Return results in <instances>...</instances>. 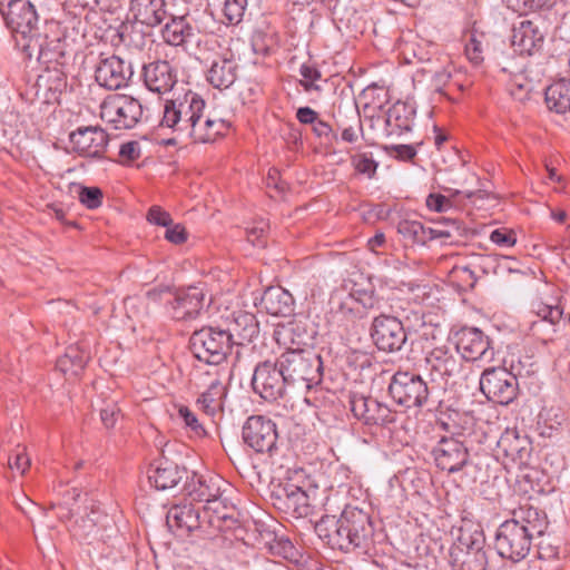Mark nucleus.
Instances as JSON below:
<instances>
[{
    "label": "nucleus",
    "instance_id": "nucleus-62",
    "mask_svg": "<svg viewBox=\"0 0 570 570\" xmlns=\"http://www.w3.org/2000/svg\"><path fill=\"white\" fill-rule=\"evenodd\" d=\"M165 238L176 245L183 244L187 239V232L180 224L166 226Z\"/></svg>",
    "mask_w": 570,
    "mask_h": 570
},
{
    "label": "nucleus",
    "instance_id": "nucleus-16",
    "mask_svg": "<svg viewBox=\"0 0 570 570\" xmlns=\"http://www.w3.org/2000/svg\"><path fill=\"white\" fill-rule=\"evenodd\" d=\"M206 303V292L200 286L178 288L170 301V313L177 321L195 320Z\"/></svg>",
    "mask_w": 570,
    "mask_h": 570
},
{
    "label": "nucleus",
    "instance_id": "nucleus-39",
    "mask_svg": "<svg viewBox=\"0 0 570 570\" xmlns=\"http://www.w3.org/2000/svg\"><path fill=\"white\" fill-rule=\"evenodd\" d=\"M284 494L287 499L303 497L309 499L317 495V485L303 473H295L282 483Z\"/></svg>",
    "mask_w": 570,
    "mask_h": 570
},
{
    "label": "nucleus",
    "instance_id": "nucleus-42",
    "mask_svg": "<svg viewBox=\"0 0 570 570\" xmlns=\"http://www.w3.org/2000/svg\"><path fill=\"white\" fill-rule=\"evenodd\" d=\"M397 232L412 245H425L431 240V232L417 220H402L397 225Z\"/></svg>",
    "mask_w": 570,
    "mask_h": 570
},
{
    "label": "nucleus",
    "instance_id": "nucleus-54",
    "mask_svg": "<svg viewBox=\"0 0 570 570\" xmlns=\"http://www.w3.org/2000/svg\"><path fill=\"white\" fill-rule=\"evenodd\" d=\"M490 239L492 243L501 247H512L517 243L514 232L507 228H498L493 230L490 235Z\"/></svg>",
    "mask_w": 570,
    "mask_h": 570
},
{
    "label": "nucleus",
    "instance_id": "nucleus-3",
    "mask_svg": "<svg viewBox=\"0 0 570 570\" xmlns=\"http://www.w3.org/2000/svg\"><path fill=\"white\" fill-rule=\"evenodd\" d=\"M296 327L289 325L278 332V341L286 345V351L278 357V365L284 372L288 385H302L311 390L322 381V360L311 348H304V337L294 338Z\"/></svg>",
    "mask_w": 570,
    "mask_h": 570
},
{
    "label": "nucleus",
    "instance_id": "nucleus-36",
    "mask_svg": "<svg viewBox=\"0 0 570 570\" xmlns=\"http://www.w3.org/2000/svg\"><path fill=\"white\" fill-rule=\"evenodd\" d=\"M546 102L550 110L558 114L570 111V80H559L546 90Z\"/></svg>",
    "mask_w": 570,
    "mask_h": 570
},
{
    "label": "nucleus",
    "instance_id": "nucleus-25",
    "mask_svg": "<svg viewBox=\"0 0 570 570\" xmlns=\"http://www.w3.org/2000/svg\"><path fill=\"white\" fill-rule=\"evenodd\" d=\"M261 305L273 316L287 317L294 312L292 294L279 286L268 287L261 298Z\"/></svg>",
    "mask_w": 570,
    "mask_h": 570
},
{
    "label": "nucleus",
    "instance_id": "nucleus-59",
    "mask_svg": "<svg viewBox=\"0 0 570 570\" xmlns=\"http://www.w3.org/2000/svg\"><path fill=\"white\" fill-rule=\"evenodd\" d=\"M390 155H393L400 160H411L416 156V149L413 145H392L385 147Z\"/></svg>",
    "mask_w": 570,
    "mask_h": 570
},
{
    "label": "nucleus",
    "instance_id": "nucleus-49",
    "mask_svg": "<svg viewBox=\"0 0 570 570\" xmlns=\"http://www.w3.org/2000/svg\"><path fill=\"white\" fill-rule=\"evenodd\" d=\"M554 0H507V6L515 12L524 13L552 6Z\"/></svg>",
    "mask_w": 570,
    "mask_h": 570
},
{
    "label": "nucleus",
    "instance_id": "nucleus-28",
    "mask_svg": "<svg viewBox=\"0 0 570 570\" xmlns=\"http://www.w3.org/2000/svg\"><path fill=\"white\" fill-rule=\"evenodd\" d=\"M454 542L452 548L474 549L484 548V534L480 523L462 518L458 528L452 530Z\"/></svg>",
    "mask_w": 570,
    "mask_h": 570
},
{
    "label": "nucleus",
    "instance_id": "nucleus-23",
    "mask_svg": "<svg viewBox=\"0 0 570 570\" xmlns=\"http://www.w3.org/2000/svg\"><path fill=\"white\" fill-rule=\"evenodd\" d=\"M425 363L432 381H446L459 371L455 356L445 346L433 348L426 355Z\"/></svg>",
    "mask_w": 570,
    "mask_h": 570
},
{
    "label": "nucleus",
    "instance_id": "nucleus-26",
    "mask_svg": "<svg viewBox=\"0 0 570 570\" xmlns=\"http://www.w3.org/2000/svg\"><path fill=\"white\" fill-rule=\"evenodd\" d=\"M414 110L404 102H396L385 114L386 136H400L412 129Z\"/></svg>",
    "mask_w": 570,
    "mask_h": 570
},
{
    "label": "nucleus",
    "instance_id": "nucleus-56",
    "mask_svg": "<svg viewBox=\"0 0 570 570\" xmlns=\"http://www.w3.org/2000/svg\"><path fill=\"white\" fill-rule=\"evenodd\" d=\"M426 207L430 210L442 213L452 207L451 200L441 194H430L425 200Z\"/></svg>",
    "mask_w": 570,
    "mask_h": 570
},
{
    "label": "nucleus",
    "instance_id": "nucleus-45",
    "mask_svg": "<svg viewBox=\"0 0 570 570\" xmlns=\"http://www.w3.org/2000/svg\"><path fill=\"white\" fill-rule=\"evenodd\" d=\"M508 90L514 100L525 101L532 90L531 81L522 75L514 76L508 85Z\"/></svg>",
    "mask_w": 570,
    "mask_h": 570
},
{
    "label": "nucleus",
    "instance_id": "nucleus-4",
    "mask_svg": "<svg viewBox=\"0 0 570 570\" xmlns=\"http://www.w3.org/2000/svg\"><path fill=\"white\" fill-rule=\"evenodd\" d=\"M205 108V100L190 90L164 102L163 117L159 126L171 129L179 135H186L190 121Z\"/></svg>",
    "mask_w": 570,
    "mask_h": 570
},
{
    "label": "nucleus",
    "instance_id": "nucleus-38",
    "mask_svg": "<svg viewBox=\"0 0 570 570\" xmlns=\"http://www.w3.org/2000/svg\"><path fill=\"white\" fill-rule=\"evenodd\" d=\"M225 391V385L218 379L212 380L207 390L197 399V406L207 415H215L222 409Z\"/></svg>",
    "mask_w": 570,
    "mask_h": 570
},
{
    "label": "nucleus",
    "instance_id": "nucleus-58",
    "mask_svg": "<svg viewBox=\"0 0 570 570\" xmlns=\"http://www.w3.org/2000/svg\"><path fill=\"white\" fill-rule=\"evenodd\" d=\"M445 225H446L445 228L426 227L431 232V235H430L431 240L436 239V238H451L454 235V233L459 232V229H460L459 223L453 219H446Z\"/></svg>",
    "mask_w": 570,
    "mask_h": 570
},
{
    "label": "nucleus",
    "instance_id": "nucleus-64",
    "mask_svg": "<svg viewBox=\"0 0 570 570\" xmlns=\"http://www.w3.org/2000/svg\"><path fill=\"white\" fill-rule=\"evenodd\" d=\"M401 321L404 324V328L410 331H417L424 325L423 314L419 311H411V313L404 315Z\"/></svg>",
    "mask_w": 570,
    "mask_h": 570
},
{
    "label": "nucleus",
    "instance_id": "nucleus-55",
    "mask_svg": "<svg viewBox=\"0 0 570 570\" xmlns=\"http://www.w3.org/2000/svg\"><path fill=\"white\" fill-rule=\"evenodd\" d=\"M120 417V410L116 403H108L100 410V419L106 429H112Z\"/></svg>",
    "mask_w": 570,
    "mask_h": 570
},
{
    "label": "nucleus",
    "instance_id": "nucleus-10",
    "mask_svg": "<svg viewBox=\"0 0 570 570\" xmlns=\"http://www.w3.org/2000/svg\"><path fill=\"white\" fill-rule=\"evenodd\" d=\"M287 380L284 375L281 365L271 361H265L256 365L252 386L265 401H276L285 393Z\"/></svg>",
    "mask_w": 570,
    "mask_h": 570
},
{
    "label": "nucleus",
    "instance_id": "nucleus-11",
    "mask_svg": "<svg viewBox=\"0 0 570 570\" xmlns=\"http://www.w3.org/2000/svg\"><path fill=\"white\" fill-rule=\"evenodd\" d=\"M243 440L257 453H272L278 434L276 424L264 415L249 416L243 426Z\"/></svg>",
    "mask_w": 570,
    "mask_h": 570
},
{
    "label": "nucleus",
    "instance_id": "nucleus-18",
    "mask_svg": "<svg viewBox=\"0 0 570 570\" xmlns=\"http://www.w3.org/2000/svg\"><path fill=\"white\" fill-rule=\"evenodd\" d=\"M350 406L354 416L367 425H385L394 421L390 407L373 397L353 394L350 397Z\"/></svg>",
    "mask_w": 570,
    "mask_h": 570
},
{
    "label": "nucleus",
    "instance_id": "nucleus-48",
    "mask_svg": "<svg viewBox=\"0 0 570 570\" xmlns=\"http://www.w3.org/2000/svg\"><path fill=\"white\" fill-rule=\"evenodd\" d=\"M353 167L358 174L366 175L372 178L377 169V163L373 159L371 154L358 153L351 157Z\"/></svg>",
    "mask_w": 570,
    "mask_h": 570
},
{
    "label": "nucleus",
    "instance_id": "nucleus-9",
    "mask_svg": "<svg viewBox=\"0 0 570 570\" xmlns=\"http://www.w3.org/2000/svg\"><path fill=\"white\" fill-rule=\"evenodd\" d=\"M532 444L525 434L517 429H507L497 443V458L508 468H527L530 463Z\"/></svg>",
    "mask_w": 570,
    "mask_h": 570
},
{
    "label": "nucleus",
    "instance_id": "nucleus-61",
    "mask_svg": "<svg viewBox=\"0 0 570 570\" xmlns=\"http://www.w3.org/2000/svg\"><path fill=\"white\" fill-rule=\"evenodd\" d=\"M548 248L557 254L570 249V224L566 228V235L562 238L550 237L547 242Z\"/></svg>",
    "mask_w": 570,
    "mask_h": 570
},
{
    "label": "nucleus",
    "instance_id": "nucleus-57",
    "mask_svg": "<svg viewBox=\"0 0 570 570\" xmlns=\"http://www.w3.org/2000/svg\"><path fill=\"white\" fill-rule=\"evenodd\" d=\"M141 155V148L138 141L131 140L122 144L119 149L121 161L129 163L138 159Z\"/></svg>",
    "mask_w": 570,
    "mask_h": 570
},
{
    "label": "nucleus",
    "instance_id": "nucleus-24",
    "mask_svg": "<svg viewBox=\"0 0 570 570\" xmlns=\"http://www.w3.org/2000/svg\"><path fill=\"white\" fill-rule=\"evenodd\" d=\"M0 12L13 28H31L37 21L35 6L24 0H0Z\"/></svg>",
    "mask_w": 570,
    "mask_h": 570
},
{
    "label": "nucleus",
    "instance_id": "nucleus-2",
    "mask_svg": "<svg viewBox=\"0 0 570 570\" xmlns=\"http://www.w3.org/2000/svg\"><path fill=\"white\" fill-rule=\"evenodd\" d=\"M315 531L332 549L352 551L365 546L371 533L370 515L362 508L346 504L338 519L324 515L315 524Z\"/></svg>",
    "mask_w": 570,
    "mask_h": 570
},
{
    "label": "nucleus",
    "instance_id": "nucleus-50",
    "mask_svg": "<svg viewBox=\"0 0 570 570\" xmlns=\"http://www.w3.org/2000/svg\"><path fill=\"white\" fill-rule=\"evenodd\" d=\"M299 73L302 76L299 83L306 91L321 90V87L316 83V80L321 78V72L318 69L313 66L302 65Z\"/></svg>",
    "mask_w": 570,
    "mask_h": 570
},
{
    "label": "nucleus",
    "instance_id": "nucleus-44",
    "mask_svg": "<svg viewBox=\"0 0 570 570\" xmlns=\"http://www.w3.org/2000/svg\"><path fill=\"white\" fill-rule=\"evenodd\" d=\"M514 494L524 497L525 499H535L543 494L542 487L535 482L532 473H523L518 475L514 487Z\"/></svg>",
    "mask_w": 570,
    "mask_h": 570
},
{
    "label": "nucleus",
    "instance_id": "nucleus-7",
    "mask_svg": "<svg viewBox=\"0 0 570 570\" xmlns=\"http://www.w3.org/2000/svg\"><path fill=\"white\" fill-rule=\"evenodd\" d=\"M391 397L406 409L422 407L429 400L428 383L417 374L396 372L389 384Z\"/></svg>",
    "mask_w": 570,
    "mask_h": 570
},
{
    "label": "nucleus",
    "instance_id": "nucleus-22",
    "mask_svg": "<svg viewBox=\"0 0 570 570\" xmlns=\"http://www.w3.org/2000/svg\"><path fill=\"white\" fill-rule=\"evenodd\" d=\"M167 17L165 0H130L128 19L147 27L159 26Z\"/></svg>",
    "mask_w": 570,
    "mask_h": 570
},
{
    "label": "nucleus",
    "instance_id": "nucleus-5",
    "mask_svg": "<svg viewBox=\"0 0 570 570\" xmlns=\"http://www.w3.org/2000/svg\"><path fill=\"white\" fill-rule=\"evenodd\" d=\"M233 347L232 334L218 327H203L193 333L190 348L196 358L218 365L226 360Z\"/></svg>",
    "mask_w": 570,
    "mask_h": 570
},
{
    "label": "nucleus",
    "instance_id": "nucleus-19",
    "mask_svg": "<svg viewBox=\"0 0 570 570\" xmlns=\"http://www.w3.org/2000/svg\"><path fill=\"white\" fill-rule=\"evenodd\" d=\"M132 70L117 56L101 58L96 67L95 79L99 86L109 90H117L127 85Z\"/></svg>",
    "mask_w": 570,
    "mask_h": 570
},
{
    "label": "nucleus",
    "instance_id": "nucleus-29",
    "mask_svg": "<svg viewBox=\"0 0 570 570\" xmlns=\"http://www.w3.org/2000/svg\"><path fill=\"white\" fill-rule=\"evenodd\" d=\"M199 514L191 501H180L173 504L166 514L167 524L170 528H177L191 531L198 527Z\"/></svg>",
    "mask_w": 570,
    "mask_h": 570
},
{
    "label": "nucleus",
    "instance_id": "nucleus-32",
    "mask_svg": "<svg viewBox=\"0 0 570 570\" xmlns=\"http://www.w3.org/2000/svg\"><path fill=\"white\" fill-rule=\"evenodd\" d=\"M148 479L156 489L166 490L178 483L181 472L175 463L159 460L148 470Z\"/></svg>",
    "mask_w": 570,
    "mask_h": 570
},
{
    "label": "nucleus",
    "instance_id": "nucleus-41",
    "mask_svg": "<svg viewBox=\"0 0 570 570\" xmlns=\"http://www.w3.org/2000/svg\"><path fill=\"white\" fill-rule=\"evenodd\" d=\"M360 305L366 313L379 306L380 299L375 294L374 286L366 281L365 284L354 282L351 291L346 294Z\"/></svg>",
    "mask_w": 570,
    "mask_h": 570
},
{
    "label": "nucleus",
    "instance_id": "nucleus-13",
    "mask_svg": "<svg viewBox=\"0 0 570 570\" xmlns=\"http://www.w3.org/2000/svg\"><path fill=\"white\" fill-rule=\"evenodd\" d=\"M435 465L448 473L462 470L469 462V451L462 441L442 436L432 450Z\"/></svg>",
    "mask_w": 570,
    "mask_h": 570
},
{
    "label": "nucleus",
    "instance_id": "nucleus-35",
    "mask_svg": "<svg viewBox=\"0 0 570 570\" xmlns=\"http://www.w3.org/2000/svg\"><path fill=\"white\" fill-rule=\"evenodd\" d=\"M256 530L259 531V538L256 540L255 544L259 549H266L273 556H278L284 559L292 560L295 557V548L287 538H278L273 531L267 529L259 530L257 525Z\"/></svg>",
    "mask_w": 570,
    "mask_h": 570
},
{
    "label": "nucleus",
    "instance_id": "nucleus-20",
    "mask_svg": "<svg viewBox=\"0 0 570 570\" xmlns=\"http://www.w3.org/2000/svg\"><path fill=\"white\" fill-rule=\"evenodd\" d=\"M144 81L150 91L166 94L176 85L177 71L168 61H154L144 66Z\"/></svg>",
    "mask_w": 570,
    "mask_h": 570
},
{
    "label": "nucleus",
    "instance_id": "nucleus-27",
    "mask_svg": "<svg viewBox=\"0 0 570 570\" xmlns=\"http://www.w3.org/2000/svg\"><path fill=\"white\" fill-rule=\"evenodd\" d=\"M543 35L530 20H523L512 30L511 42L515 51L531 55L542 42Z\"/></svg>",
    "mask_w": 570,
    "mask_h": 570
},
{
    "label": "nucleus",
    "instance_id": "nucleus-46",
    "mask_svg": "<svg viewBox=\"0 0 570 570\" xmlns=\"http://www.w3.org/2000/svg\"><path fill=\"white\" fill-rule=\"evenodd\" d=\"M177 416L184 422L185 426L189 429L194 436H205L206 431L203 428V424L199 423L196 414L189 407L185 405H179L177 409Z\"/></svg>",
    "mask_w": 570,
    "mask_h": 570
},
{
    "label": "nucleus",
    "instance_id": "nucleus-17",
    "mask_svg": "<svg viewBox=\"0 0 570 570\" xmlns=\"http://www.w3.org/2000/svg\"><path fill=\"white\" fill-rule=\"evenodd\" d=\"M71 148L83 157L102 156L108 144L107 132L98 126L79 127L69 135Z\"/></svg>",
    "mask_w": 570,
    "mask_h": 570
},
{
    "label": "nucleus",
    "instance_id": "nucleus-60",
    "mask_svg": "<svg viewBox=\"0 0 570 570\" xmlns=\"http://www.w3.org/2000/svg\"><path fill=\"white\" fill-rule=\"evenodd\" d=\"M147 219L151 224L164 226V227L169 226L173 223L169 213L165 212L159 206L150 207V209L148 210V214H147Z\"/></svg>",
    "mask_w": 570,
    "mask_h": 570
},
{
    "label": "nucleus",
    "instance_id": "nucleus-15",
    "mask_svg": "<svg viewBox=\"0 0 570 570\" xmlns=\"http://www.w3.org/2000/svg\"><path fill=\"white\" fill-rule=\"evenodd\" d=\"M185 136L189 137L194 142L208 144L216 141L224 136L229 129V122L219 117L215 111L203 108L194 120Z\"/></svg>",
    "mask_w": 570,
    "mask_h": 570
},
{
    "label": "nucleus",
    "instance_id": "nucleus-53",
    "mask_svg": "<svg viewBox=\"0 0 570 570\" xmlns=\"http://www.w3.org/2000/svg\"><path fill=\"white\" fill-rule=\"evenodd\" d=\"M465 55L474 65H479L483 60L482 42L473 33L465 43Z\"/></svg>",
    "mask_w": 570,
    "mask_h": 570
},
{
    "label": "nucleus",
    "instance_id": "nucleus-40",
    "mask_svg": "<svg viewBox=\"0 0 570 570\" xmlns=\"http://www.w3.org/2000/svg\"><path fill=\"white\" fill-rule=\"evenodd\" d=\"M193 33V28L186 22L185 18H171L161 31L165 42L171 46L183 45Z\"/></svg>",
    "mask_w": 570,
    "mask_h": 570
},
{
    "label": "nucleus",
    "instance_id": "nucleus-51",
    "mask_svg": "<svg viewBox=\"0 0 570 570\" xmlns=\"http://www.w3.org/2000/svg\"><path fill=\"white\" fill-rule=\"evenodd\" d=\"M79 200L89 209H96L101 205L102 191L98 187H81Z\"/></svg>",
    "mask_w": 570,
    "mask_h": 570
},
{
    "label": "nucleus",
    "instance_id": "nucleus-37",
    "mask_svg": "<svg viewBox=\"0 0 570 570\" xmlns=\"http://www.w3.org/2000/svg\"><path fill=\"white\" fill-rule=\"evenodd\" d=\"M89 355L77 346H69L61 357L57 360V368L67 376H78L85 368Z\"/></svg>",
    "mask_w": 570,
    "mask_h": 570
},
{
    "label": "nucleus",
    "instance_id": "nucleus-31",
    "mask_svg": "<svg viewBox=\"0 0 570 570\" xmlns=\"http://www.w3.org/2000/svg\"><path fill=\"white\" fill-rule=\"evenodd\" d=\"M235 488L219 475L209 476L208 480L198 479V487L189 491L196 499H226L235 494Z\"/></svg>",
    "mask_w": 570,
    "mask_h": 570
},
{
    "label": "nucleus",
    "instance_id": "nucleus-33",
    "mask_svg": "<svg viewBox=\"0 0 570 570\" xmlns=\"http://www.w3.org/2000/svg\"><path fill=\"white\" fill-rule=\"evenodd\" d=\"M226 331L232 334L233 345H243L258 334V325L253 314L238 312Z\"/></svg>",
    "mask_w": 570,
    "mask_h": 570
},
{
    "label": "nucleus",
    "instance_id": "nucleus-47",
    "mask_svg": "<svg viewBox=\"0 0 570 570\" xmlns=\"http://www.w3.org/2000/svg\"><path fill=\"white\" fill-rule=\"evenodd\" d=\"M247 0H224L223 14L228 23L237 24L242 21Z\"/></svg>",
    "mask_w": 570,
    "mask_h": 570
},
{
    "label": "nucleus",
    "instance_id": "nucleus-63",
    "mask_svg": "<svg viewBox=\"0 0 570 570\" xmlns=\"http://www.w3.org/2000/svg\"><path fill=\"white\" fill-rule=\"evenodd\" d=\"M8 464L11 470H16L23 474L30 466V459L23 451H20L13 456H9Z\"/></svg>",
    "mask_w": 570,
    "mask_h": 570
},
{
    "label": "nucleus",
    "instance_id": "nucleus-43",
    "mask_svg": "<svg viewBox=\"0 0 570 570\" xmlns=\"http://www.w3.org/2000/svg\"><path fill=\"white\" fill-rule=\"evenodd\" d=\"M531 312L551 325L558 324L563 315V311L557 301H544L542 297L532 301Z\"/></svg>",
    "mask_w": 570,
    "mask_h": 570
},
{
    "label": "nucleus",
    "instance_id": "nucleus-6",
    "mask_svg": "<svg viewBox=\"0 0 570 570\" xmlns=\"http://www.w3.org/2000/svg\"><path fill=\"white\" fill-rule=\"evenodd\" d=\"M144 116L141 102L126 95H110L100 105V117L112 124L116 129H130L135 127Z\"/></svg>",
    "mask_w": 570,
    "mask_h": 570
},
{
    "label": "nucleus",
    "instance_id": "nucleus-34",
    "mask_svg": "<svg viewBox=\"0 0 570 570\" xmlns=\"http://www.w3.org/2000/svg\"><path fill=\"white\" fill-rule=\"evenodd\" d=\"M331 313L333 318L340 323H354L357 320L364 318L367 313L360 307V305L347 295H335L331 299Z\"/></svg>",
    "mask_w": 570,
    "mask_h": 570
},
{
    "label": "nucleus",
    "instance_id": "nucleus-30",
    "mask_svg": "<svg viewBox=\"0 0 570 570\" xmlns=\"http://www.w3.org/2000/svg\"><path fill=\"white\" fill-rule=\"evenodd\" d=\"M450 562L453 570H485L488 564L483 548H451Z\"/></svg>",
    "mask_w": 570,
    "mask_h": 570
},
{
    "label": "nucleus",
    "instance_id": "nucleus-8",
    "mask_svg": "<svg viewBox=\"0 0 570 570\" xmlns=\"http://www.w3.org/2000/svg\"><path fill=\"white\" fill-rule=\"evenodd\" d=\"M480 389L489 400L508 405L518 395V380L504 367H490L481 375Z\"/></svg>",
    "mask_w": 570,
    "mask_h": 570
},
{
    "label": "nucleus",
    "instance_id": "nucleus-12",
    "mask_svg": "<svg viewBox=\"0 0 570 570\" xmlns=\"http://www.w3.org/2000/svg\"><path fill=\"white\" fill-rule=\"evenodd\" d=\"M370 334L376 347L384 352L400 351L406 342L403 322L385 314L374 317Z\"/></svg>",
    "mask_w": 570,
    "mask_h": 570
},
{
    "label": "nucleus",
    "instance_id": "nucleus-14",
    "mask_svg": "<svg viewBox=\"0 0 570 570\" xmlns=\"http://www.w3.org/2000/svg\"><path fill=\"white\" fill-rule=\"evenodd\" d=\"M456 351L466 361L491 362L494 351L490 340L476 327H464L456 333Z\"/></svg>",
    "mask_w": 570,
    "mask_h": 570
},
{
    "label": "nucleus",
    "instance_id": "nucleus-21",
    "mask_svg": "<svg viewBox=\"0 0 570 570\" xmlns=\"http://www.w3.org/2000/svg\"><path fill=\"white\" fill-rule=\"evenodd\" d=\"M238 63L230 51L217 56L212 61L208 71V82L218 89L229 88L237 79Z\"/></svg>",
    "mask_w": 570,
    "mask_h": 570
},
{
    "label": "nucleus",
    "instance_id": "nucleus-52",
    "mask_svg": "<svg viewBox=\"0 0 570 570\" xmlns=\"http://www.w3.org/2000/svg\"><path fill=\"white\" fill-rule=\"evenodd\" d=\"M267 227L265 220L255 222L246 228L247 240L254 246H264Z\"/></svg>",
    "mask_w": 570,
    "mask_h": 570
},
{
    "label": "nucleus",
    "instance_id": "nucleus-1",
    "mask_svg": "<svg viewBox=\"0 0 570 570\" xmlns=\"http://www.w3.org/2000/svg\"><path fill=\"white\" fill-rule=\"evenodd\" d=\"M511 514V519L498 528L494 548L501 558L519 562L529 554L533 539L547 530L548 518L529 501L520 502Z\"/></svg>",
    "mask_w": 570,
    "mask_h": 570
}]
</instances>
